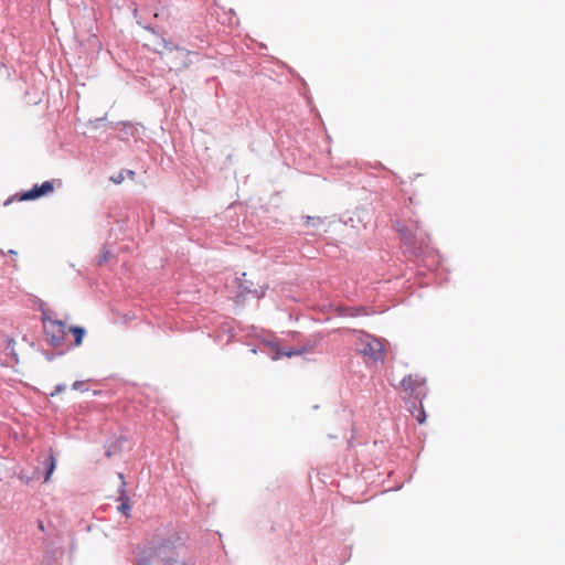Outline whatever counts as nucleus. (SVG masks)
I'll use <instances>...</instances> for the list:
<instances>
[{
  "label": "nucleus",
  "instance_id": "nucleus-16",
  "mask_svg": "<svg viewBox=\"0 0 565 565\" xmlns=\"http://www.w3.org/2000/svg\"><path fill=\"white\" fill-rule=\"evenodd\" d=\"M161 42H162V45H163V49H164V50H168V51L172 52L173 50H175V49H177V46H174V45L172 44V42H169V41H167L166 39H161Z\"/></svg>",
  "mask_w": 565,
  "mask_h": 565
},
{
  "label": "nucleus",
  "instance_id": "nucleus-6",
  "mask_svg": "<svg viewBox=\"0 0 565 565\" xmlns=\"http://www.w3.org/2000/svg\"><path fill=\"white\" fill-rule=\"evenodd\" d=\"M41 195V191H40V188L38 184H35L32 189L21 193V194H17L12 198H9L4 201L3 205L7 206L9 205L11 202L13 201H30V200H35V199H39Z\"/></svg>",
  "mask_w": 565,
  "mask_h": 565
},
{
  "label": "nucleus",
  "instance_id": "nucleus-8",
  "mask_svg": "<svg viewBox=\"0 0 565 565\" xmlns=\"http://www.w3.org/2000/svg\"><path fill=\"white\" fill-rule=\"evenodd\" d=\"M68 331L74 335V345L79 347L83 343L85 329L82 327H71Z\"/></svg>",
  "mask_w": 565,
  "mask_h": 565
},
{
  "label": "nucleus",
  "instance_id": "nucleus-20",
  "mask_svg": "<svg viewBox=\"0 0 565 565\" xmlns=\"http://www.w3.org/2000/svg\"><path fill=\"white\" fill-rule=\"evenodd\" d=\"M39 529H40L41 531H44V525H43V523H42V522H39Z\"/></svg>",
  "mask_w": 565,
  "mask_h": 565
},
{
  "label": "nucleus",
  "instance_id": "nucleus-12",
  "mask_svg": "<svg viewBox=\"0 0 565 565\" xmlns=\"http://www.w3.org/2000/svg\"><path fill=\"white\" fill-rule=\"evenodd\" d=\"M54 469H55V459L51 455L47 458V471H46V475H45V478H44V482H47L50 480L51 475L53 473Z\"/></svg>",
  "mask_w": 565,
  "mask_h": 565
},
{
  "label": "nucleus",
  "instance_id": "nucleus-14",
  "mask_svg": "<svg viewBox=\"0 0 565 565\" xmlns=\"http://www.w3.org/2000/svg\"><path fill=\"white\" fill-rule=\"evenodd\" d=\"M320 222V217L319 216H311V215H307L303 217V224L306 225H316Z\"/></svg>",
  "mask_w": 565,
  "mask_h": 565
},
{
  "label": "nucleus",
  "instance_id": "nucleus-9",
  "mask_svg": "<svg viewBox=\"0 0 565 565\" xmlns=\"http://www.w3.org/2000/svg\"><path fill=\"white\" fill-rule=\"evenodd\" d=\"M120 501H121V504L119 505V511L122 512L125 515H128L131 507H130V502H129V498L126 495V492L125 490H122L120 492Z\"/></svg>",
  "mask_w": 565,
  "mask_h": 565
},
{
  "label": "nucleus",
  "instance_id": "nucleus-5",
  "mask_svg": "<svg viewBox=\"0 0 565 565\" xmlns=\"http://www.w3.org/2000/svg\"><path fill=\"white\" fill-rule=\"evenodd\" d=\"M239 288L242 292L250 294L257 298L263 297L266 289L264 286L255 287L254 284L246 278V274H243L242 278H239Z\"/></svg>",
  "mask_w": 565,
  "mask_h": 565
},
{
  "label": "nucleus",
  "instance_id": "nucleus-18",
  "mask_svg": "<svg viewBox=\"0 0 565 565\" xmlns=\"http://www.w3.org/2000/svg\"><path fill=\"white\" fill-rule=\"evenodd\" d=\"M83 385H84V383H83V382H81V381H76V382L73 384V388H74V390H79V388H82V386H83Z\"/></svg>",
  "mask_w": 565,
  "mask_h": 565
},
{
  "label": "nucleus",
  "instance_id": "nucleus-1",
  "mask_svg": "<svg viewBox=\"0 0 565 565\" xmlns=\"http://www.w3.org/2000/svg\"><path fill=\"white\" fill-rule=\"evenodd\" d=\"M182 539L172 531L157 532L145 545L136 565H186Z\"/></svg>",
  "mask_w": 565,
  "mask_h": 565
},
{
  "label": "nucleus",
  "instance_id": "nucleus-7",
  "mask_svg": "<svg viewBox=\"0 0 565 565\" xmlns=\"http://www.w3.org/2000/svg\"><path fill=\"white\" fill-rule=\"evenodd\" d=\"M416 224L412 223L411 226L398 227L397 231L401 234L402 239L406 243H412L415 237Z\"/></svg>",
  "mask_w": 565,
  "mask_h": 565
},
{
  "label": "nucleus",
  "instance_id": "nucleus-17",
  "mask_svg": "<svg viewBox=\"0 0 565 565\" xmlns=\"http://www.w3.org/2000/svg\"><path fill=\"white\" fill-rule=\"evenodd\" d=\"M125 177H124V171H121L120 173H118L117 175H114L110 178V180L116 183V184H119L124 181Z\"/></svg>",
  "mask_w": 565,
  "mask_h": 565
},
{
  "label": "nucleus",
  "instance_id": "nucleus-21",
  "mask_svg": "<svg viewBox=\"0 0 565 565\" xmlns=\"http://www.w3.org/2000/svg\"><path fill=\"white\" fill-rule=\"evenodd\" d=\"M106 456H107L108 458H110V457H111V451H110V450H107V451H106Z\"/></svg>",
  "mask_w": 565,
  "mask_h": 565
},
{
  "label": "nucleus",
  "instance_id": "nucleus-3",
  "mask_svg": "<svg viewBox=\"0 0 565 565\" xmlns=\"http://www.w3.org/2000/svg\"><path fill=\"white\" fill-rule=\"evenodd\" d=\"M43 328L46 340L54 348H58L63 344L65 335L68 331L67 326L62 320L43 318Z\"/></svg>",
  "mask_w": 565,
  "mask_h": 565
},
{
  "label": "nucleus",
  "instance_id": "nucleus-2",
  "mask_svg": "<svg viewBox=\"0 0 565 565\" xmlns=\"http://www.w3.org/2000/svg\"><path fill=\"white\" fill-rule=\"evenodd\" d=\"M355 350L362 355L367 366L383 363L386 358L384 343L381 339L365 332H359L355 340Z\"/></svg>",
  "mask_w": 565,
  "mask_h": 565
},
{
  "label": "nucleus",
  "instance_id": "nucleus-15",
  "mask_svg": "<svg viewBox=\"0 0 565 565\" xmlns=\"http://www.w3.org/2000/svg\"><path fill=\"white\" fill-rule=\"evenodd\" d=\"M414 417L419 424L425 422V412L423 408L418 409L417 413L414 414Z\"/></svg>",
  "mask_w": 565,
  "mask_h": 565
},
{
  "label": "nucleus",
  "instance_id": "nucleus-10",
  "mask_svg": "<svg viewBox=\"0 0 565 565\" xmlns=\"http://www.w3.org/2000/svg\"><path fill=\"white\" fill-rule=\"evenodd\" d=\"M302 353V351L300 350H289V351H285L280 348H276L275 350V355H274V359L277 360L281 356H288V358H291L294 355H300Z\"/></svg>",
  "mask_w": 565,
  "mask_h": 565
},
{
  "label": "nucleus",
  "instance_id": "nucleus-4",
  "mask_svg": "<svg viewBox=\"0 0 565 565\" xmlns=\"http://www.w3.org/2000/svg\"><path fill=\"white\" fill-rule=\"evenodd\" d=\"M426 379L419 374H409L405 376L399 384V388L416 398L424 395Z\"/></svg>",
  "mask_w": 565,
  "mask_h": 565
},
{
  "label": "nucleus",
  "instance_id": "nucleus-13",
  "mask_svg": "<svg viewBox=\"0 0 565 565\" xmlns=\"http://www.w3.org/2000/svg\"><path fill=\"white\" fill-rule=\"evenodd\" d=\"M41 195L50 193L53 191V183L51 181H44L41 185H39Z\"/></svg>",
  "mask_w": 565,
  "mask_h": 565
},
{
  "label": "nucleus",
  "instance_id": "nucleus-11",
  "mask_svg": "<svg viewBox=\"0 0 565 565\" xmlns=\"http://www.w3.org/2000/svg\"><path fill=\"white\" fill-rule=\"evenodd\" d=\"M111 257V253L109 249H107L106 247H104L100 252V254L97 256V264L98 265H103L105 263H107Z\"/></svg>",
  "mask_w": 565,
  "mask_h": 565
},
{
  "label": "nucleus",
  "instance_id": "nucleus-19",
  "mask_svg": "<svg viewBox=\"0 0 565 565\" xmlns=\"http://www.w3.org/2000/svg\"><path fill=\"white\" fill-rule=\"evenodd\" d=\"M124 173H127L131 178L135 175V172L131 170H125Z\"/></svg>",
  "mask_w": 565,
  "mask_h": 565
}]
</instances>
